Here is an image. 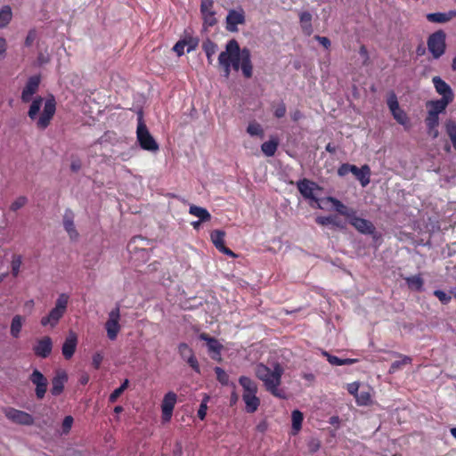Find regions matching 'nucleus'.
<instances>
[{"label":"nucleus","instance_id":"obj_63","mask_svg":"<svg viewBox=\"0 0 456 456\" xmlns=\"http://www.w3.org/2000/svg\"><path fill=\"white\" fill-rule=\"evenodd\" d=\"M329 422L330 424L336 426V428H338L340 423V419L338 416H332L330 417Z\"/></svg>","mask_w":456,"mask_h":456},{"label":"nucleus","instance_id":"obj_60","mask_svg":"<svg viewBox=\"0 0 456 456\" xmlns=\"http://www.w3.org/2000/svg\"><path fill=\"white\" fill-rule=\"evenodd\" d=\"M82 164L79 159H73L70 164V168L73 172H77L81 169Z\"/></svg>","mask_w":456,"mask_h":456},{"label":"nucleus","instance_id":"obj_2","mask_svg":"<svg viewBox=\"0 0 456 456\" xmlns=\"http://www.w3.org/2000/svg\"><path fill=\"white\" fill-rule=\"evenodd\" d=\"M44 99L41 96L36 97L29 107L28 115L32 120L37 121V126L40 129H45L56 110V102L53 97L47 99L45 102L43 112L38 117V112L43 106Z\"/></svg>","mask_w":456,"mask_h":456},{"label":"nucleus","instance_id":"obj_53","mask_svg":"<svg viewBox=\"0 0 456 456\" xmlns=\"http://www.w3.org/2000/svg\"><path fill=\"white\" fill-rule=\"evenodd\" d=\"M246 402V411L248 412H254L257 410L259 406L260 401H245Z\"/></svg>","mask_w":456,"mask_h":456},{"label":"nucleus","instance_id":"obj_13","mask_svg":"<svg viewBox=\"0 0 456 456\" xmlns=\"http://www.w3.org/2000/svg\"><path fill=\"white\" fill-rule=\"evenodd\" d=\"M432 82L436 92L441 96V99L449 101L452 102L454 98V94L451 86L444 81L440 77L436 76L432 78Z\"/></svg>","mask_w":456,"mask_h":456},{"label":"nucleus","instance_id":"obj_10","mask_svg":"<svg viewBox=\"0 0 456 456\" xmlns=\"http://www.w3.org/2000/svg\"><path fill=\"white\" fill-rule=\"evenodd\" d=\"M245 23V12L243 9H232L226 16V29L230 32H237L238 25Z\"/></svg>","mask_w":456,"mask_h":456},{"label":"nucleus","instance_id":"obj_61","mask_svg":"<svg viewBox=\"0 0 456 456\" xmlns=\"http://www.w3.org/2000/svg\"><path fill=\"white\" fill-rule=\"evenodd\" d=\"M36 32L34 30H31L28 32L27 37H26V41H25V44L26 45L29 46L33 41L35 40L36 38Z\"/></svg>","mask_w":456,"mask_h":456},{"label":"nucleus","instance_id":"obj_40","mask_svg":"<svg viewBox=\"0 0 456 456\" xmlns=\"http://www.w3.org/2000/svg\"><path fill=\"white\" fill-rule=\"evenodd\" d=\"M12 9L5 5L0 10V28L5 27L12 20Z\"/></svg>","mask_w":456,"mask_h":456},{"label":"nucleus","instance_id":"obj_15","mask_svg":"<svg viewBox=\"0 0 456 456\" xmlns=\"http://www.w3.org/2000/svg\"><path fill=\"white\" fill-rule=\"evenodd\" d=\"M200 12L205 25L212 27L216 23L213 0H201Z\"/></svg>","mask_w":456,"mask_h":456},{"label":"nucleus","instance_id":"obj_16","mask_svg":"<svg viewBox=\"0 0 456 456\" xmlns=\"http://www.w3.org/2000/svg\"><path fill=\"white\" fill-rule=\"evenodd\" d=\"M68 381V374L64 370H57L52 379L51 394L53 396H59Z\"/></svg>","mask_w":456,"mask_h":456},{"label":"nucleus","instance_id":"obj_64","mask_svg":"<svg viewBox=\"0 0 456 456\" xmlns=\"http://www.w3.org/2000/svg\"><path fill=\"white\" fill-rule=\"evenodd\" d=\"M267 428V425L265 422H262V423H259L257 426H256V429L257 431L261 432V433H264Z\"/></svg>","mask_w":456,"mask_h":456},{"label":"nucleus","instance_id":"obj_33","mask_svg":"<svg viewBox=\"0 0 456 456\" xmlns=\"http://www.w3.org/2000/svg\"><path fill=\"white\" fill-rule=\"evenodd\" d=\"M189 213L194 216L199 217V219L202 222L208 221L211 218V215L206 208L195 205H191L190 207Z\"/></svg>","mask_w":456,"mask_h":456},{"label":"nucleus","instance_id":"obj_57","mask_svg":"<svg viewBox=\"0 0 456 456\" xmlns=\"http://www.w3.org/2000/svg\"><path fill=\"white\" fill-rule=\"evenodd\" d=\"M102 359H103V356L102 354L100 353H96L94 356H93V360H92V363L94 365V367L95 369H99L100 366H101V363L102 362Z\"/></svg>","mask_w":456,"mask_h":456},{"label":"nucleus","instance_id":"obj_20","mask_svg":"<svg viewBox=\"0 0 456 456\" xmlns=\"http://www.w3.org/2000/svg\"><path fill=\"white\" fill-rule=\"evenodd\" d=\"M224 236L225 232L221 230H215L210 234L213 244L220 252L234 257L235 254L230 248L224 246Z\"/></svg>","mask_w":456,"mask_h":456},{"label":"nucleus","instance_id":"obj_54","mask_svg":"<svg viewBox=\"0 0 456 456\" xmlns=\"http://www.w3.org/2000/svg\"><path fill=\"white\" fill-rule=\"evenodd\" d=\"M286 114V106L283 102H281L274 110V116L276 118H282Z\"/></svg>","mask_w":456,"mask_h":456},{"label":"nucleus","instance_id":"obj_22","mask_svg":"<svg viewBox=\"0 0 456 456\" xmlns=\"http://www.w3.org/2000/svg\"><path fill=\"white\" fill-rule=\"evenodd\" d=\"M77 344V336L75 332L69 331L63 345H62V354L66 359H69L73 356Z\"/></svg>","mask_w":456,"mask_h":456},{"label":"nucleus","instance_id":"obj_1","mask_svg":"<svg viewBox=\"0 0 456 456\" xmlns=\"http://www.w3.org/2000/svg\"><path fill=\"white\" fill-rule=\"evenodd\" d=\"M218 63L223 68L226 78L229 77L232 68L236 71L240 69L247 78L252 77L253 66L250 51L248 48L240 49L235 39L227 42L225 50L218 56Z\"/></svg>","mask_w":456,"mask_h":456},{"label":"nucleus","instance_id":"obj_38","mask_svg":"<svg viewBox=\"0 0 456 456\" xmlns=\"http://www.w3.org/2000/svg\"><path fill=\"white\" fill-rule=\"evenodd\" d=\"M23 318L20 315H15L11 323V334L13 338L20 336L22 327Z\"/></svg>","mask_w":456,"mask_h":456},{"label":"nucleus","instance_id":"obj_30","mask_svg":"<svg viewBox=\"0 0 456 456\" xmlns=\"http://www.w3.org/2000/svg\"><path fill=\"white\" fill-rule=\"evenodd\" d=\"M291 431L290 434L292 436H297L302 428V423L304 420L303 413L298 410H294L291 413Z\"/></svg>","mask_w":456,"mask_h":456},{"label":"nucleus","instance_id":"obj_42","mask_svg":"<svg viewBox=\"0 0 456 456\" xmlns=\"http://www.w3.org/2000/svg\"><path fill=\"white\" fill-rule=\"evenodd\" d=\"M439 116L428 113L426 118V125L428 129V133H432L433 129L438 126Z\"/></svg>","mask_w":456,"mask_h":456},{"label":"nucleus","instance_id":"obj_37","mask_svg":"<svg viewBox=\"0 0 456 456\" xmlns=\"http://www.w3.org/2000/svg\"><path fill=\"white\" fill-rule=\"evenodd\" d=\"M445 131L452 142L454 150H456V123L451 119L447 120L445 122Z\"/></svg>","mask_w":456,"mask_h":456},{"label":"nucleus","instance_id":"obj_36","mask_svg":"<svg viewBox=\"0 0 456 456\" xmlns=\"http://www.w3.org/2000/svg\"><path fill=\"white\" fill-rule=\"evenodd\" d=\"M323 354L327 357L328 362L331 365H335V366L350 365V364H352V363L356 362V360L350 359V358L341 359V358H338L337 356L330 355V354H329L326 352H324Z\"/></svg>","mask_w":456,"mask_h":456},{"label":"nucleus","instance_id":"obj_55","mask_svg":"<svg viewBox=\"0 0 456 456\" xmlns=\"http://www.w3.org/2000/svg\"><path fill=\"white\" fill-rule=\"evenodd\" d=\"M207 410H208V406H207V403H206V401H202L201 404L200 405V408L198 410V412H197V415L198 417L203 420L207 415Z\"/></svg>","mask_w":456,"mask_h":456},{"label":"nucleus","instance_id":"obj_32","mask_svg":"<svg viewBox=\"0 0 456 456\" xmlns=\"http://www.w3.org/2000/svg\"><path fill=\"white\" fill-rule=\"evenodd\" d=\"M405 281L409 289L415 291L423 290L424 281L419 274L406 277Z\"/></svg>","mask_w":456,"mask_h":456},{"label":"nucleus","instance_id":"obj_23","mask_svg":"<svg viewBox=\"0 0 456 456\" xmlns=\"http://www.w3.org/2000/svg\"><path fill=\"white\" fill-rule=\"evenodd\" d=\"M53 343L49 337H44L35 345L33 350L36 355L46 358L52 352Z\"/></svg>","mask_w":456,"mask_h":456},{"label":"nucleus","instance_id":"obj_35","mask_svg":"<svg viewBox=\"0 0 456 456\" xmlns=\"http://www.w3.org/2000/svg\"><path fill=\"white\" fill-rule=\"evenodd\" d=\"M202 48L207 55L208 64H212L213 56L217 52V45L212 42L211 40H207L203 42Z\"/></svg>","mask_w":456,"mask_h":456},{"label":"nucleus","instance_id":"obj_4","mask_svg":"<svg viewBox=\"0 0 456 456\" xmlns=\"http://www.w3.org/2000/svg\"><path fill=\"white\" fill-rule=\"evenodd\" d=\"M69 296L66 293L59 295L55 301V305L45 316L42 317L40 323L43 327H49L51 329L57 326L60 320L64 316L67 312Z\"/></svg>","mask_w":456,"mask_h":456},{"label":"nucleus","instance_id":"obj_14","mask_svg":"<svg viewBox=\"0 0 456 456\" xmlns=\"http://www.w3.org/2000/svg\"><path fill=\"white\" fill-rule=\"evenodd\" d=\"M349 224L354 226L360 233L371 235L375 232L374 224L364 218L358 217L356 213L348 220Z\"/></svg>","mask_w":456,"mask_h":456},{"label":"nucleus","instance_id":"obj_52","mask_svg":"<svg viewBox=\"0 0 456 456\" xmlns=\"http://www.w3.org/2000/svg\"><path fill=\"white\" fill-rule=\"evenodd\" d=\"M185 361L189 363V365L194 370H196L197 372L200 371V366H199V363H198V361L197 359L195 358V356L192 354H190L188 356V358L185 359Z\"/></svg>","mask_w":456,"mask_h":456},{"label":"nucleus","instance_id":"obj_41","mask_svg":"<svg viewBox=\"0 0 456 456\" xmlns=\"http://www.w3.org/2000/svg\"><path fill=\"white\" fill-rule=\"evenodd\" d=\"M247 132L251 136H260V137L264 136V130H263L261 125L256 122H250L247 127Z\"/></svg>","mask_w":456,"mask_h":456},{"label":"nucleus","instance_id":"obj_47","mask_svg":"<svg viewBox=\"0 0 456 456\" xmlns=\"http://www.w3.org/2000/svg\"><path fill=\"white\" fill-rule=\"evenodd\" d=\"M316 223L321 225L333 224L339 226V224L336 221V219L333 216H318L316 218Z\"/></svg>","mask_w":456,"mask_h":456},{"label":"nucleus","instance_id":"obj_11","mask_svg":"<svg viewBox=\"0 0 456 456\" xmlns=\"http://www.w3.org/2000/svg\"><path fill=\"white\" fill-rule=\"evenodd\" d=\"M346 389L355 399H370L372 396L371 387L364 383L353 382L347 384Z\"/></svg>","mask_w":456,"mask_h":456},{"label":"nucleus","instance_id":"obj_50","mask_svg":"<svg viewBox=\"0 0 456 456\" xmlns=\"http://www.w3.org/2000/svg\"><path fill=\"white\" fill-rule=\"evenodd\" d=\"M128 380L126 379L124 383L118 388H116L110 395L109 399H117L121 395L123 391L127 387Z\"/></svg>","mask_w":456,"mask_h":456},{"label":"nucleus","instance_id":"obj_31","mask_svg":"<svg viewBox=\"0 0 456 456\" xmlns=\"http://www.w3.org/2000/svg\"><path fill=\"white\" fill-rule=\"evenodd\" d=\"M278 145H279L278 139L272 137L269 141L265 142L261 145V150L265 156L273 157L277 151Z\"/></svg>","mask_w":456,"mask_h":456},{"label":"nucleus","instance_id":"obj_46","mask_svg":"<svg viewBox=\"0 0 456 456\" xmlns=\"http://www.w3.org/2000/svg\"><path fill=\"white\" fill-rule=\"evenodd\" d=\"M28 202V199L25 196H20L17 198L11 205L10 209L12 211H17L18 209L24 207Z\"/></svg>","mask_w":456,"mask_h":456},{"label":"nucleus","instance_id":"obj_25","mask_svg":"<svg viewBox=\"0 0 456 456\" xmlns=\"http://www.w3.org/2000/svg\"><path fill=\"white\" fill-rule=\"evenodd\" d=\"M63 226L69 233L71 240H76L78 237V232L74 224V214L71 210H66L63 216Z\"/></svg>","mask_w":456,"mask_h":456},{"label":"nucleus","instance_id":"obj_5","mask_svg":"<svg viewBox=\"0 0 456 456\" xmlns=\"http://www.w3.org/2000/svg\"><path fill=\"white\" fill-rule=\"evenodd\" d=\"M136 137L141 148L144 151H148L150 152H157L159 151V143L149 132L142 116L138 118Z\"/></svg>","mask_w":456,"mask_h":456},{"label":"nucleus","instance_id":"obj_27","mask_svg":"<svg viewBox=\"0 0 456 456\" xmlns=\"http://www.w3.org/2000/svg\"><path fill=\"white\" fill-rule=\"evenodd\" d=\"M352 174L360 182L362 187L370 183V168L368 165H363L361 168L356 167V171H353Z\"/></svg>","mask_w":456,"mask_h":456},{"label":"nucleus","instance_id":"obj_8","mask_svg":"<svg viewBox=\"0 0 456 456\" xmlns=\"http://www.w3.org/2000/svg\"><path fill=\"white\" fill-rule=\"evenodd\" d=\"M446 35L443 30H438L431 34L428 38V49L434 59H439L445 52Z\"/></svg>","mask_w":456,"mask_h":456},{"label":"nucleus","instance_id":"obj_58","mask_svg":"<svg viewBox=\"0 0 456 456\" xmlns=\"http://www.w3.org/2000/svg\"><path fill=\"white\" fill-rule=\"evenodd\" d=\"M114 135L115 134L112 132H106L101 138H99L97 140V142H95V144L96 143L102 144L104 142H107L110 141Z\"/></svg>","mask_w":456,"mask_h":456},{"label":"nucleus","instance_id":"obj_39","mask_svg":"<svg viewBox=\"0 0 456 456\" xmlns=\"http://www.w3.org/2000/svg\"><path fill=\"white\" fill-rule=\"evenodd\" d=\"M398 355L402 358V360L395 361L391 364L390 369H389V373H395L398 370L402 369L403 366L411 363L412 360L410 356L402 355V354H398Z\"/></svg>","mask_w":456,"mask_h":456},{"label":"nucleus","instance_id":"obj_59","mask_svg":"<svg viewBox=\"0 0 456 456\" xmlns=\"http://www.w3.org/2000/svg\"><path fill=\"white\" fill-rule=\"evenodd\" d=\"M314 38L326 49L330 46V41L326 37L315 36Z\"/></svg>","mask_w":456,"mask_h":456},{"label":"nucleus","instance_id":"obj_24","mask_svg":"<svg viewBox=\"0 0 456 456\" xmlns=\"http://www.w3.org/2000/svg\"><path fill=\"white\" fill-rule=\"evenodd\" d=\"M326 201L330 202L334 209L340 215L346 217L347 220H349L354 214H355V210L353 208H347L346 205H344L340 200L334 197H327L325 199Z\"/></svg>","mask_w":456,"mask_h":456},{"label":"nucleus","instance_id":"obj_18","mask_svg":"<svg viewBox=\"0 0 456 456\" xmlns=\"http://www.w3.org/2000/svg\"><path fill=\"white\" fill-rule=\"evenodd\" d=\"M39 84V76H32L28 79L26 86H24L21 93V101L23 102H28L31 100L33 94H35L38 90Z\"/></svg>","mask_w":456,"mask_h":456},{"label":"nucleus","instance_id":"obj_44","mask_svg":"<svg viewBox=\"0 0 456 456\" xmlns=\"http://www.w3.org/2000/svg\"><path fill=\"white\" fill-rule=\"evenodd\" d=\"M74 419L73 417L69 415L66 416L61 424V434L68 435L72 428Z\"/></svg>","mask_w":456,"mask_h":456},{"label":"nucleus","instance_id":"obj_19","mask_svg":"<svg viewBox=\"0 0 456 456\" xmlns=\"http://www.w3.org/2000/svg\"><path fill=\"white\" fill-rule=\"evenodd\" d=\"M200 338L207 342L208 350L211 354L212 359L220 361L223 346L219 343V341L214 338H210L206 333H201L200 335Z\"/></svg>","mask_w":456,"mask_h":456},{"label":"nucleus","instance_id":"obj_34","mask_svg":"<svg viewBox=\"0 0 456 456\" xmlns=\"http://www.w3.org/2000/svg\"><path fill=\"white\" fill-rule=\"evenodd\" d=\"M176 401H163L162 403V421L164 423L168 422L173 414Z\"/></svg>","mask_w":456,"mask_h":456},{"label":"nucleus","instance_id":"obj_17","mask_svg":"<svg viewBox=\"0 0 456 456\" xmlns=\"http://www.w3.org/2000/svg\"><path fill=\"white\" fill-rule=\"evenodd\" d=\"M5 416L17 424L30 426L34 423V419L30 414L16 409H8L5 411Z\"/></svg>","mask_w":456,"mask_h":456},{"label":"nucleus","instance_id":"obj_48","mask_svg":"<svg viewBox=\"0 0 456 456\" xmlns=\"http://www.w3.org/2000/svg\"><path fill=\"white\" fill-rule=\"evenodd\" d=\"M178 351L183 360L188 358L190 354H193L191 348L185 343H181L179 345Z\"/></svg>","mask_w":456,"mask_h":456},{"label":"nucleus","instance_id":"obj_56","mask_svg":"<svg viewBox=\"0 0 456 456\" xmlns=\"http://www.w3.org/2000/svg\"><path fill=\"white\" fill-rule=\"evenodd\" d=\"M7 50V42L4 37H0V60L4 59Z\"/></svg>","mask_w":456,"mask_h":456},{"label":"nucleus","instance_id":"obj_49","mask_svg":"<svg viewBox=\"0 0 456 456\" xmlns=\"http://www.w3.org/2000/svg\"><path fill=\"white\" fill-rule=\"evenodd\" d=\"M215 372L219 382L222 384H227L229 380L228 374L220 367L215 368Z\"/></svg>","mask_w":456,"mask_h":456},{"label":"nucleus","instance_id":"obj_28","mask_svg":"<svg viewBox=\"0 0 456 456\" xmlns=\"http://www.w3.org/2000/svg\"><path fill=\"white\" fill-rule=\"evenodd\" d=\"M451 102L449 101H445L443 99L430 101L427 103V106L428 107V113L439 116L440 113H443L445 110L446 107Z\"/></svg>","mask_w":456,"mask_h":456},{"label":"nucleus","instance_id":"obj_45","mask_svg":"<svg viewBox=\"0 0 456 456\" xmlns=\"http://www.w3.org/2000/svg\"><path fill=\"white\" fill-rule=\"evenodd\" d=\"M353 171H356V166L350 164H342L338 169V175L339 176H345L348 173H352Z\"/></svg>","mask_w":456,"mask_h":456},{"label":"nucleus","instance_id":"obj_6","mask_svg":"<svg viewBox=\"0 0 456 456\" xmlns=\"http://www.w3.org/2000/svg\"><path fill=\"white\" fill-rule=\"evenodd\" d=\"M297 187L301 195L310 201L311 206H313V202H314L316 203V208L320 209L323 208L317 197L318 192L321 191L322 188L316 183L304 178L297 183Z\"/></svg>","mask_w":456,"mask_h":456},{"label":"nucleus","instance_id":"obj_9","mask_svg":"<svg viewBox=\"0 0 456 456\" xmlns=\"http://www.w3.org/2000/svg\"><path fill=\"white\" fill-rule=\"evenodd\" d=\"M120 310L119 306H116L109 313L108 321L105 323L107 336L110 340H115L120 331L121 326L119 324Z\"/></svg>","mask_w":456,"mask_h":456},{"label":"nucleus","instance_id":"obj_7","mask_svg":"<svg viewBox=\"0 0 456 456\" xmlns=\"http://www.w3.org/2000/svg\"><path fill=\"white\" fill-rule=\"evenodd\" d=\"M387 103L396 122L402 125L406 130H409L411 128L410 118L406 112L400 108L397 96L394 92L389 93Z\"/></svg>","mask_w":456,"mask_h":456},{"label":"nucleus","instance_id":"obj_21","mask_svg":"<svg viewBox=\"0 0 456 456\" xmlns=\"http://www.w3.org/2000/svg\"><path fill=\"white\" fill-rule=\"evenodd\" d=\"M239 382L243 388L242 399H257L256 395L257 387L251 379L243 376L240 378Z\"/></svg>","mask_w":456,"mask_h":456},{"label":"nucleus","instance_id":"obj_29","mask_svg":"<svg viewBox=\"0 0 456 456\" xmlns=\"http://www.w3.org/2000/svg\"><path fill=\"white\" fill-rule=\"evenodd\" d=\"M299 21L303 33L306 36H310L314 31L312 26V14L309 12H302L299 14Z\"/></svg>","mask_w":456,"mask_h":456},{"label":"nucleus","instance_id":"obj_26","mask_svg":"<svg viewBox=\"0 0 456 456\" xmlns=\"http://www.w3.org/2000/svg\"><path fill=\"white\" fill-rule=\"evenodd\" d=\"M456 17V11H449L448 12H433L427 14V20L434 23H445Z\"/></svg>","mask_w":456,"mask_h":456},{"label":"nucleus","instance_id":"obj_12","mask_svg":"<svg viewBox=\"0 0 456 456\" xmlns=\"http://www.w3.org/2000/svg\"><path fill=\"white\" fill-rule=\"evenodd\" d=\"M29 380L36 387V395L38 399L44 398L48 386L47 379L37 370H34Z\"/></svg>","mask_w":456,"mask_h":456},{"label":"nucleus","instance_id":"obj_62","mask_svg":"<svg viewBox=\"0 0 456 456\" xmlns=\"http://www.w3.org/2000/svg\"><path fill=\"white\" fill-rule=\"evenodd\" d=\"M88 381H89L88 374L86 372H82L80 375V378H79L80 384L86 385V384H87Z\"/></svg>","mask_w":456,"mask_h":456},{"label":"nucleus","instance_id":"obj_51","mask_svg":"<svg viewBox=\"0 0 456 456\" xmlns=\"http://www.w3.org/2000/svg\"><path fill=\"white\" fill-rule=\"evenodd\" d=\"M185 41H178L173 47V50L177 53L178 56H181L184 53V47L186 45Z\"/></svg>","mask_w":456,"mask_h":456},{"label":"nucleus","instance_id":"obj_3","mask_svg":"<svg viewBox=\"0 0 456 456\" xmlns=\"http://www.w3.org/2000/svg\"><path fill=\"white\" fill-rule=\"evenodd\" d=\"M283 369L275 364L273 369L265 366V364H257L256 367V375L261 379L267 390H269L273 396H280L278 387L281 383V374Z\"/></svg>","mask_w":456,"mask_h":456},{"label":"nucleus","instance_id":"obj_43","mask_svg":"<svg viewBox=\"0 0 456 456\" xmlns=\"http://www.w3.org/2000/svg\"><path fill=\"white\" fill-rule=\"evenodd\" d=\"M434 295L439 299V301L444 304V305H447L451 302L452 300V294L451 293H446L443 290H440V289H436L434 291Z\"/></svg>","mask_w":456,"mask_h":456}]
</instances>
